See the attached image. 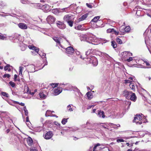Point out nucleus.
<instances>
[{
  "instance_id": "1",
  "label": "nucleus",
  "mask_w": 151,
  "mask_h": 151,
  "mask_svg": "<svg viewBox=\"0 0 151 151\" xmlns=\"http://www.w3.org/2000/svg\"><path fill=\"white\" fill-rule=\"evenodd\" d=\"M87 62H88L90 63H92L94 66H96L98 64L97 59L94 56H90L89 58H87Z\"/></svg>"
},
{
  "instance_id": "2",
  "label": "nucleus",
  "mask_w": 151,
  "mask_h": 151,
  "mask_svg": "<svg viewBox=\"0 0 151 151\" xmlns=\"http://www.w3.org/2000/svg\"><path fill=\"white\" fill-rule=\"evenodd\" d=\"M142 114L141 115L137 114L134 117L133 122H135L137 124H141L142 123Z\"/></svg>"
},
{
  "instance_id": "3",
  "label": "nucleus",
  "mask_w": 151,
  "mask_h": 151,
  "mask_svg": "<svg viewBox=\"0 0 151 151\" xmlns=\"http://www.w3.org/2000/svg\"><path fill=\"white\" fill-rule=\"evenodd\" d=\"M55 17L51 15L48 16L46 19L47 21L49 24H52L55 21Z\"/></svg>"
},
{
  "instance_id": "4",
  "label": "nucleus",
  "mask_w": 151,
  "mask_h": 151,
  "mask_svg": "<svg viewBox=\"0 0 151 151\" xmlns=\"http://www.w3.org/2000/svg\"><path fill=\"white\" fill-rule=\"evenodd\" d=\"M56 24L57 26L60 29H64L65 28V25L63 22L58 21Z\"/></svg>"
},
{
  "instance_id": "5",
  "label": "nucleus",
  "mask_w": 151,
  "mask_h": 151,
  "mask_svg": "<svg viewBox=\"0 0 151 151\" xmlns=\"http://www.w3.org/2000/svg\"><path fill=\"white\" fill-rule=\"evenodd\" d=\"M132 93V91H129L127 90H125L123 91L122 95L125 97L127 99H129L130 95Z\"/></svg>"
},
{
  "instance_id": "6",
  "label": "nucleus",
  "mask_w": 151,
  "mask_h": 151,
  "mask_svg": "<svg viewBox=\"0 0 151 151\" xmlns=\"http://www.w3.org/2000/svg\"><path fill=\"white\" fill-rule=\"evenodd\" d=\"M62 91V88L60 86L55 88L53 90V93L55 95H57L61 93Z\"/></svg>"
},
{
  "instance_id": "7",
  "label": "nucleus",
  "mask_w": 151,
  "mask_h": 151,
  "mask_svg": "<svg viewBox=\"0 0 151 151\" xmlns=\"http://www.w3.org/2000/svg\"><path fill=\"white\" fill-rule=\"evenodd\" d=\"M53 135V134L52 132L49 131L44 135V137L45 139H50Z\"/></svg>"
},
{
  "instance_id": "8",
  "label": "nucleus",
  "mask_w": 151,
  "mask_h": 151,
  "mask_svg": "<svg viewBox=\"0 0 151 151\" xmlns=\"http://www.w3.org/2000/svg\"><path fill=\"white\" fill-rule=\"evenodd\" d=\"M66 53L68 54L72 55L74 52V50L73 48L69 46L66 49Z\"/></svg>"
},
{
  "instance_id": "9",
  "label": "nucleus",
  "mask_w": 151,
  "mask_h": 151,
  "mask_svg": "<svg viewBox=\"0 0 151 151\" xmlns=\"http://www.w3.org/2000/svg\"><path fill=\"white\" fill-rule=\"evenodd\" d=\"M129 99L134 102L137 99V97L135 93L132 92V93L130 96Z\"/></svg>"
},
{
  "instance_id": "10",
  "label": "nucleus",
  "mask_w": 151,
  "mask_h": 151,
  "mask_svg": "<svg viewBox=\"0 0 151 151\" xmlns=\"http://www.w3.org/2000/svg\"><path fill=\"white\" fill-rule=\"evenodd\" d=\"M18 26L19 28L22 29H26L27 28V25L24 23H20L18 24Z\"/></svg>"
},
{
  "instance_id": "11",
  "label": "nucleus",
  "mask_w": 151,
  "mask_h": 151,
  "mask_svg": "<svg viewBox=\"0 0 151 151\" xmlns=\"http://www.w3.org/2000/svg\"><path fill=\"white\" fill-rule=\"evenodd\" d=\"M37 6L39 7V8H38L39 9H50V7L49 5L47 4H45V5H43L42 6V7L40 8L41 6V4H38L37 5Z\"/></svg>"
},
{
  "instance_id": "12",
  "label": "nucleus",
  "mask_w": 151,
  "mask_h": 151,
  "mask_svg": "<svg viewBox=\"0 0 151 151\" xmlns=\"http://www.w3.org/2000/svg\"><path fill=\"white\" fill-rule=\"evenodd\" d=\"M53 39L58 45L60 44V40L62 38L60 37H55L52 38Z\"/></svg>"
},
{
  "instance_id": "13",
  "label": "nucleus",
  "mask_w": 151,
  "mask_h": 151,
  "mask_svg": "<svg viewBox=\"0 0 151 151\" xmlns=\"http://www.w3.org/2000/svg\"><path fill=\"white\" fill-rule=\"evenodd\" d=\"M28 47L30 49H32L34 50L35 52L38 53L39 51L38 48L37 47L33 45H29Z\"/></svg>"
},
{
  "instance_id": "14",
  "label": "nucleus",
  "mask_w": 151,
  "mask_h": 151,
  "mask_svg": "<svg viewBox=\"0 0 151 151\" xmlns=\"http://www.w3.org/2000/svg\"><path fill=\"white\" fill-rule=\"evenodd\" d=\"M28 144L29 146H31L33 143V141L32 138L29 137L27 140Z\"/></svg>"
},
{
  "instance_id": "15",
  "label": "nucleus",
  "mask_w": 151,
  "mask_h": 151,
  "mask_svg": "<svg viewBox=\"0 0 151 151\" xmlns=\"http://www.w3.org/2000/svg\"><path fill=\"white\" fill-rule=\"evenodd\" d=\"M89 13H86L83 15L79 18V20L80 21L83 20L85 19L88 16Z\"/></svg>"
},
{
  "instance_id": "16",
  "label": "nucleus",
  "mask_w": 151,
  "mask_h": 151,
  "mask_svg": "<svg viewBox=\"0 0 151 151\" xmlns=\"http://www.w3.org/2000/svg\"><path fill=\"white\" fill-rule=\"evenodd\" d=\"M86 95H87L88 99L90 100L93 97V95L92 93L90 91L87 93Z\"/></svg>"
},
{
  "instance_id": "17",
  "label": "nucleus",
  "mask_w": 151,
  "mask_h": 151,
  "mask_svg": "<svg viewBox=\"0 0 151 151\" xmlns=\"http://www.w3.org/2000/svg\"><path fill=\"white\" fill-rule=\"evenodd\" d=\"M71 18V16H70L68 15H66L65 16L64 18V20L67 22L70 20Z\"/></svg>"
},
{
  "instance_id": "18",
  "label": "nucleus",
  "mask_w": 151,
  "mask_h": 151,
  "mask_svg": "<svg viewBox=\"0 0 151 151\" xmlns=\"http://www.w3.org/2000/svg\"><path fill=\"white\" fill-rule=\"evenodd\" d=\"M11 66L9 64H7L6 66L4 67V70L5 71L7 70L9 72L11 71V69L10 68Z\"/></svg>"
},
{
  "instance_id": "19",
  "label": "nucleus",
  "mask_w": 151,
  "mask_h": 151,
  "mask_svg": "<svg viewBox=\"0 0 151 151\" xmlns=\"http://www.w3.org/2000/svg\"><path fill=\"white\" fill-rule=\"evenodd\" d=\"M98 115H99L100 117H101L102 116V117L103 118H104L105 117L104 112V111H99V112L98 113Z\"/></svg>"
},
{
  "instance_id": "20",
  "label": "nucleus",
  "mask_w": 151,
  "mask_h": 151,
  "mask_svg": "<svg viewBox=\"0 0 151 151\" xmlns=\"http://www.w3.org/2000/svg\"><path fill=\"white\" fill-rule=\"evenodd\" d=\"M100 16H98L95 17L91 21V22H96L100 18Z\"/></svg>"
},
{
  "instance_id": "21",
  "label": "nucleus",
  "mask_w": 151,
  "mask_h": 151,
  "mask_svg": "<svg viewBox=\"0 0 151 151\" xmlns=\"http://www.w3.org/2000/svg\"><path fill=\"white\" fill-rule=\"evenodd\" d=\"M40 97L42 99H45L46 97L45 94H44L43 92H40L39 94Z\"/></svg>"
},
{
  "instance_id": "22",
  "label": "nucleus",
  "mask_w": 151,
  "mask_h": 151,
  "mask_svg": "<svg viewBox=\"0 0 151 151\" xmlns=\"http://www.w3.org/2000/svg\"><path fill=\"white\" fill-rule=\"evenodd\" d=\"M129 86L132 90H133L134 91H135V86L132 83H131V84H129Z\"/></svg>"
},
{
  "instance_id": "23",
  "label": "nucleus",
  "mask_w": 151,
  "mask_h": 151,
  "mask_svg": "<svg viewBox=\"0 0 151 151\" xmlns=\"http://www.w3.org/2000/svg\"><path fill=\"white\" fill-rule=\"evenodd\" d=\"M111 45L114 48H115L116 47L117 45L115 41H113L111 42Z\"/></svg>"
},
{
  "instance_id": "24",
  "label": "nucleus",
  "mask_w": 151,
  "mask_h": 151,
  "mask_svg": "<svg viewBox=\"0 0 151 151\" xmlns=\"http://www.w3.org/2000/svg\"><path fill=\"white\" fill-rule=\"evenodd\" d=\"M116 41L119 44H121L122 43V40L118 37L116 38Z\"/></svg>"
},
{
  "instance_id": "25",
  "label": "nucleus",
  "mask_w": 151,
  "mask_h": 151,
  "mask_svg": "<svg viewBox=\"0 0 151 151\" xmlns=\"http://www.w3.org/2000/svg\"><path fill=\"white\" fill-rule=\"evenodd\" d=\"M29 70L32 72L34 71V67L33 65H30L29 67Z\"/></svg>"
},
{
  "instance_id": "26",
  "label": "nucleus",
  "mask_w": 151,
  "mask_h": 151,
  "mask_svg": "<svg viewBox=\"0 0 151 151\" xmlns=\"http://www.w3.org/2000/svg\"><path fill=\"white\" fill-rule=\"evenodd\" d=\"M101 145L99 143H97L95 145L93 149V151H97V150H96V148L98 146H99Z\"/></svg>"
},
{
  "instance_id": "27",
  "label": "nucleus",
  "mask_w": 151,
  "mask_h": 151,
  "mask_svg": "<svg viewBox=\"0 0 151 151\" xmlns=\"http://www.w3.org/2000/svg\"><path fill=\"white\" fill-rule=\"evenodd\" d=\"M1 94L3 96L6 97L7 98H8L9 97V95L6 92H1Z\"/></svg>"
},
{
  "instance_id": "28",
  "label": "nucleus",
  "mask_w": 151,
  "mask_h": 151,
  "mask_svg": "<svg viewBox=\"0 0 151 151\" xmlns=\"http://www.w3.org/2000/svg\"><path fill=\"white\" fill-rule=\"evenodd\" d=\"M86 6L89 8H92V7L94 6V5L92 3H86Z\"/></svg>"
},
{
  "instance_id": "29",
  "label": "nucleus",
  "mask_w": 151,
  "mask_h": 151,
  "mask_svg": "<svg viewBox=\"0 0 151 151\" xmlns=\"http://www.w3.org/2000/svg\"><path fill=\"white\" fill-rule=\"evenodd\" d=\"M124 54L126 55L127 56H132V53L130 52H128L127 51H125L123 53Z\"/></svg>"
},
{
  "instance_id": "30",
  "label": "nucleus",
  "mask_w": 151,
  "mask_h": 151,
  "mask_svg": "<svg viewBox=\"0 0 151 151\" xmlns=\"http://www.w3.org/2000/svg\"><path fill=\"white\" fill-rule=\"evenodd\" d=\"M68 24L69 25L70 27H72L73 26V21L70 20L68 22H67Z\"/></svg>"
},
{
  "instance_id": "31",
  "label": "nucleus",
  "mask_w": 151,
  "mask_h": 151,
  "mask_svg": "<svg viewBox=\"0 0 151 151\" xmlns=\"http://www.w3.org/2000/svg\"><path fill=\"white\" fill-rule=\"evenodd\" d=\"M67 119H62V121L61 122L62 124L63 125L65 124H66V123L67 122Z\"/></svg>"
},
{
  "instance_id": "32",
  "label": "nucleus",
  "mask_w": 151,
  "mask_h": 151,
  "mask_svg": "<svg viewBox=\"0 0 151 151\" xmlns=\"http://www.w3.org/2000/svg\"><path fill=\"white\" fill-rule=\"evenodd\" d=\"M9 83L12 87H14L15 86V84L14 82L10 81L9 82Z\"/></svg>"
},
{
  "instance_id": "33",
  "label": "nucleus",
  "mask_w": 151,
  "mask_h": 151,
  "mask_svg": "<svg viewBox=\"0 0 151 151\" xmlns=\"http://www.w3.org/2000/svg\"><path fill=\"white\" fill-rule=\"evenodd\" d=\"M114 31V29H108L107 30V32L108 33H110L113 32Z\"/></svg>"
},
{
  "instance_id": "34",
  "label": "nucleus",
  "mask_w": 151,
  "mask_h": 151,
  "mask_svg": "<svg viewBox=\"0 0 151 151\" xmlns=\"http://www.w3.org/2000/svg\"><path fill=\"white\" fill-rule=\"evenodd\" d=\"M130 29L129 27H126L124 29L125 32H128L130 30Z\"/></svg>"
},
{
  "instance_id": "35",
  "label": "nucleus",
  "mask_w": 151,
  "mask_h": 151,
  "mask_svg": "<svg viewBox=\"0 0 151 151\" xmlns=\"http://www.w3.org/2000/svg\"><path fill=\"white\" fill-rule=\"evenodd\" d=\"M24 90L25 92L28 94H29L30 92V90H29L28 87H27L25 88Z\"/></svg>"
},
{
  "instance_id": "36",
  "label": "nucleus",
  "mask_w": 151,
  "mask_h": 151,
  "mask_svg": "<svg viewBox=\"0 0 151 151\" xmlns=\"http://www.w3.org/2000/svg\"><path fill=\"white\" fill-rule=\"evenodd\" d=\"M6 5L2 1H0V8L4 7Z\"/></svg>"
},
{
  "instance_id": "37",
  "label": "nucleus",
  "mask_w": 151,
  "mask_h": 151,
  "mask_svg": "<svg viewBox=\"0 0 151 151\" xmlns=\"http://www.w3.org/2000/svg\"><path fill=\"white\" fill-rule=\"evenodd\" d=\"M52 12L55 14H58L59 12V10H52Z\"/></svg>"
},
{
  "instance_id": "38",
  "label": "nucleus",
  "mask_w": 151,
  "mask_h": 151,
  "mask_svg": "<svg viewBox=\"0 0 151 151\" xmlns=\"http://www.w3.org/2000/svg\"><path fill=\"white\" fill-rule=\"evenodd\" d=\"M51 86L52 87V88H55L57 87L58 85V83H52L51 84Z\"/></svg>"
},
{
  "instance_id": "39",
  "label": "nucleus",
  "mask_w": 151,
  "mask_h": 151,
  "mask_svg": "<svg viewBox=\"0 0 151 151\" xmlns=\"http://www.w3.org/2000/svg\"><path fill=\"white\" fill-rule=\"evenodd\" d=\"M10 77V75L8 74H4L3 76V78H9Z\"/></svg>"
},
{
  "instance_id": "40",
  "label": "nucleus",
  "mask_w": 151,
  "mask_h": 151,
  "mask_svg": "<svg viewBox=\"0 0 151 151\" xmlns=\"http://www.w3.org/2000/svg\"><path fill=\"white\" fill-rule=\"evenodd\" d=\"M132 81H131V80H124V83L126 84L128 83H130L131 84V83H132Z\"/></svg>"
},
{
  "instance_id": "41",
  "label": "nucleus",
  "mask_w": 151,
  "mask_h": 151,
  "mask_svg": "<svg viewBox=\"0 0 151 151\" xmlns=\"http://www.w3.org/2000/svg\"><path fill=\"white\" fill-rule=\"evenodd\" d=\"M23 69V67L22 66H20L19 67V74H21V75L22 74V70Z\"/></svg>"
},
{
  "instance_id": "42",
  "label": "nucleus",
  "mask_w": 151,
  "mask_h": 151,
  "mask_svg": "<svg viewBox=\"0 0 151 151\" xmlns=\"http://www.w3.org/2000/svg\"><path fill=\"white\" fill-rule=\"evenodd\" d=\"M67 108L69 111H72L73 110V109L71 108V106L70 105L67 106Z\"/></svg>"
},
{
  "instance_id": "43",
  "label": "nucleus",
  "mask_w": 151,
  "mask_h": 151,
  "mask_svg": "<svg viewBox=\"0 0 151 151\" xmlns=\"http://www.w3.org/2000/svg\"><path fill=\"white\" fill-rule=\"evenodd\" d=\"M116 142H124V140L122 139H117L116 140Z\"/></svg>"
},
{
  "instance_id": "44",
  "label": "nucleus",
  "mask_w": 151,
  "mask_h": 151,
  "mask_svg": "<svg viewBox=\"0 0 151 151\" xmlns=\"http://www.w3.org/2000/svg\"><path fill=\"white\" fill-rule=\"evenodd\" d=\"M149 11L147 13V14L148 16L151 17V10H149Z\"/></svg>"
},
{
  "instance_id": "45",
  "label": "nucleus",
  "mask_w": 151,
  "mask_h": 151,
  "mask_svg": "<svg viewBox=\"0 0 151 151\" xmlns=\"http://www.w3.org/2000/svg\"><path fill=\"white\" fill-rule=\"evenodd\" d=\"M82 27V26L81 25L78 26L77 27H76L75 28L77 30H80Z\"/></svg>"
},
{
  "instance_id": "46",
  "label": "nucleus",
  "mask_w": 151,
  "mask_h": 151,
  "mask_svg": "<svg viewBox=\"0 0 151 151\" xmlns=\"http://www.w3.org/2000/svg\"><path fill=\"white\" fill-rule=\"evenodd\" d=\"M133 60V58L132 57H130L128 59H127V61L128 62H130V61H132Z\"/></svg>"
},
{
  "instance_id": "47",
  "label": "nucleus",
  "mask_w": 151,
  "mask_h": 151,
  "mask_svg": "<svg viewBox=\"0 0 151 151\" xmlns=\"http://www.w3.org/2000/svg\"><path fill=\"white\" fill-rule=\"evenodd\" d=\"M91 52V50H88L87 52H86V55H88L90 54V52Z\"/></svg>"
},
{
  "instance_id": "48",
  "label": "nucleus",
  "mask_w": 151,
  "mask_h": 151,
  "mask_svg": "<svg viewBox=\"0 0 151 151\" xmlns=\"http://www.w3.org/2000/svg\"><path fill=\"white\" fill-rule=\"evenodd\" d=\"M6 37L2 35H0V39L4 40L5 39H6Z\"/></svg>"
},
{
  "instance_id": "49",
  "label": "nucleus",
  "mask_w": 151,
  "mask_h": 151,
  "mask_svg": "<svg viewBox=\"0 0 151 151\" xmlns=\"http://www.w3.org/2000/svg\"><path fill=\"white\" fill-rule=\"evenodd\" d=\"M17 76L16 74H15L14 75V81H17Z\"/></svg>"
},
{
  "instance_id": "50",
  "label": "nucleus",
  "mask_w": 151,
  "mask_h": 151,
  "mask_svg": "<svg viewBox=\"0 0 151 151\" xmlns=\"http://www.w3.org/2000/svg\"><path fill=\"white\" fill-rule=\"evenodd\" d=\"M54 124L56 125H60V124L57 122H54Z\"/></svg>"
},
{
  "instance_id": "51",
  "label": "nucleus",
  "mask_w": 151,
  "mask_h": 151,
  "mask_svg": "<svg viewBox=\"0 0 151 151\" xmlns=\"http://www.w3.org/2000/svg\"><path fill=\"white\" fill-rule=\"evenodd\" d=\"M145 63L146 64V65L147 66H149L150 65V64H149V63L147 61H144Z\"/></svg>"
},
{
  "instance_id": "52",
  "label": "nucleus",
  "mask_w": 151,
  "mask_h": 151,
  "mask_svg": "<svg viewBox=\"0 0 151 151\" xmlns=\"http://www.w3.org/2000/svg\"><path fill=\"white\" fill-rule=\"evenodd\" d=\"M24 113L26 116H27L28 114V111L27 110H24Z\"/></svg>"
},
{
  "instance_id": "53",
  "label": "nucleus",
  "mask_w": 151,
  "mask_h": 151,
  "mask_svg": "<svg viewBox=\"0 0 151 151\" xmlns=\"http://www.w3.org/2000/svg\"><path fill=\"white\" fill-rule=\"evenodd\" d=\"M18 104L22 106H24V104L22 102L20 103H19V104Z\"/></svg>"
},
{
  "instance_id": "54",
  "label": "nucleus",
  "mask_w": 151,
  "mask_h": 151,
  "mask_svg": "<svg viewBox=\"0 0 151 151\" xmlns=\"http://www.w3.org/2000/svg\"><path fill=\"white\" fill-rule=\"evenodd\" d=\"M30 151H37V150L35 149L34 148H31L30 149Z\"/></svg>"
},
{
  "instance_id": "55",
  "label": "nucleus",
  "mask_w": 151,
  "mask_h": 151,
  "mask_svg": "<svg viewBox=\"0 0 151 151\" xmlns=\"http://www.w3.org/2000/svg\"><path fill=\"white\" fill-rule=\"evenodd\" d=\"M114 32L115 34L116 35H119V32L116 31H115L114 30V31L113 32Z\"/></svg>"
},
{
  "instance_id": "56",
  "label": "nucleus",
  "mask_w": 151,
  "mask_h": 151,
  "mask_svg": "<svg viewBox=\"0 0 151 151\" xmlns=\"http://www.w3.org/2000/svg\"><path fill=\"white\" fill-rule=\"evenodd\" d=\"M29 94H30V95H31L32 96H33L35 92H31V91H30V92L29 93Z\"/></svg>"
},
{
  "instance_id": "57",
  "label": "nucleus",
  "mask_w": 151,
  "mask_h": 151,
  "mask_svg": "<svg viewBox=\"0 0 151 151\" xmlns=\"http://www.w3.org/2000/svg\"><path fill=\"white\" fill-rule=\"evenodd\" d=\"M26 121L27 122H28L29 121V119L28 116H27L26 117Z\"/></svg>"
},
{
  "instance_id": "58",
  "label": "nucleus",
  "mask_w": 151,
  "mask_h": 151,
  "mask_svg": "<svg viewBox=\"0 0 151 151\" xmlns=\"http://www.w3.org/2000/svg\"><path fill=\"white\" fill-rule=\"evenodd\" d=\"M14 104H19V102L17 101H14Z\"/></svg>"
},
{
  "instance_id": "59",
  "label": "nucleus",
  "mask_w": 151,
  "mask_h": 151,
  "mask_svg": "<svg viewBox=\"0 0 151 151\" xmlns=\"http://www.w3.org/2000/svg\"><path fill=\"white\" fill-rule=\"evenodd\" d=\"M116 127H120V125H119V124H117V125H115V128H116Z\"/></svg>"
},
{
  "instance_id": "60",
  "label": "nucleus",
  "mask_w": 151,
  "mask_h": 151,
  "mask_svg": "<svg viewBox=\"0 0 151 151\" xmlns=\"http://www.w3.org/2000/svg\"><path fill=\"white\" fill-rule=\"evenodd\" d=\"M102 127L104 128V129H109L107 127H106L104 126H102Z\"/></svg>"
},
{
  "instance_id": "61",
  "label": "nucleus",
  "mask_w": 151,
  "mask_h": 151,
  "mask_svg": "<svg viewBox=\"0 0 151 151\" xmlns=\"http://www.w3.org/2000/svg\"><path fill=\"white\" fill-rule=\"evenodd\" d=\"M129 79H130L131 80H133V78L132 77H130L129 78Z\"/></svg>"
},
{
  "instance_id": "62",
  "label": "nucleus",
  "mask_w": 151,
  "mask_h": 151,
  "mask_svg": "<svg viewBox=\"0 0 151 151\" xmlns=\"http://www.w3.org/2000/svg\"><path fill=\"white\" fill-rule=\"evenodd\" d=\"M148 78L149 80H150L151 79V78L150 76L148 77H147L146 78Z\"/></svg>"
},
{
  "instance_id": "63",
  "label": "nucleus",
  "mask_w": 151,
  "mask_h": 151,
  "mask_svg": "<svg viewBox=\"0 0 151 151\" xmlns=\"http://www.w3.org/2000/svg\"><path fill=\"white\" fill-rule=\"evenodd\" d=\"M96 109H94L93 110V113L95 112V111H96Z\"/></svg>"
},
{
  "instance_id": "64",
  "label": "nucleus",
  "mask_w": 151,
  "mask_h": 151,
  "mask_svg": "<svg viewBox=\"0 0 151 151\" xmlns=\"http://www.w3.org/2000/svg\"><path fill=\"white\" fill-rule=\"evenodd\" d=\"M136 8L137 9H140V7L139 6H136Z\"/></svg>"
}]
</instances>
